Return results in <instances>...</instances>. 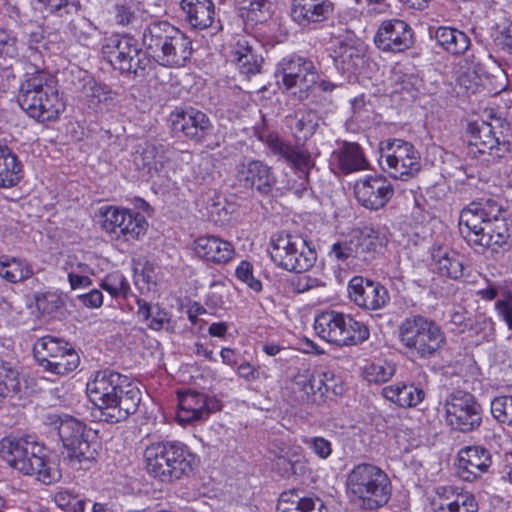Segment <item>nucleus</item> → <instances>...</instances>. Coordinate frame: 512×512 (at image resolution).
I'll return each instance as SVG.
<instances>
[{"label":"nucleus","instance_id":"f257e3e1","mask_svg":"<svg viewBox=\"0 0 512 512\" xmlns=\"http://www.w3.org/2000/svg\"><path fill=\"white\" fill-rule=\"evenodd\" d=\"M91 403L99 418L108 423L126 420L137 412L141 403V390L128 376L111 369L94 372L86 384Z\"/></svg>","mask_w":512,"mask_h":512},{"label":"nucleus","instance_id":"f03ea898","mask_svg":"<svg viewBox=\"0 0 512 512\" xmlns=\"http://www.w3.org/2000/svg\"><path fill=\"white\" fill-rule=\"evenodd\" d=\"M502 213V206L492 198L474 201L461 211L459 231L469 244L508 251L512 230Z\"/></svg>","mask_w":512,"mask_h":512},{"label":"nucleus","instance_id":"7ed1b4c3","mask_svg":"<svg viewBox=\"0 0 512 512\" xmlns=\"http://www.w3.org/2000/svg\"><path fill=\"white\" fill-rule=\"evenodd\" d=\"M17 101L25 113L40 123L55 121L65 110L59 96L55 77L36 69L26 72L19 86Z\"/></svg>","mask_w":512,"mask_h":512},{"label":"nucleus","instance_id":"20e7f679","mask_svg":"<svg viewBox=\"0 0 512 512\" xmlns=\"http://www.w3.org/2000/svg\"><path fill=\"white\" fill-rule=\"evenodd\" d=\"M147 472L164 483L189 477L199 464V458L180 441H159L144 451Z\"/></svg>","mask_w":512,"mask_h":512},{"label":"nucleus","instance_id":"39448f33","mask_svg":"<svg viewBox=\"0 0 512 512\" xmlns=\"http://www.w3.org/2000/svg\"><path fill=\"white\" fill-rule=\"evenodd\" d=\"M346 492L351 501L365 510L386 505L391 497L392 484L384 470L372 463L355 465L346 477Z\"/></svg>","mask_w":512,"mask_h":512},{"label":"nucleus","instance_id":"423d86ee","mask_svg":"<svg viewBox=\"0 0 512 512\" xmlns=\"http://www.w3.org/2000/svg\"><path fill=\"white\" fill-rule=\"evenodd\" d=\"M0 456L14 469L24 475L36 476L44 484L61 478L57 465L46 458L45 449L26 439L3 438L0 441Z\"/></svg>","mask_w":512,"mask_h":512},{"label":"nucleus","instance_id":"0eeeda50","mask_svg":"<svg viewBox=\"0 0 512 512\" xmlns=\"http://www.w3.org/2000/svg\"><path fill=\"white\" fill-rule=\"evenodd\" d=\"M45 423L52 426L67 451V459L72 468L87 470L97 457L95 433L79 420L56 414H47Z\"/></svg>","mask_w":512,"mask_h":512},{"label":"nucleus","instance_id":"6e6552de","mask_svg":"<svg viewBox=\"0 0 512 512\" xmlns=\"http://www.w3.org/2000/svg\"><path fill=\"white\" fill-rule=\"evenodd\" d=\"M397 332L400 344L412 356L421 360L436 358L447 343L441 326L420 314L405 317L398 325Z\"/></svg>","mask_w":512,"mask_h":512},{"label":"nucleus","instance_id":"1a4fd4ad","mask_svg":"<svg viewBox=\"0 0 512 512\" xmlns=\"http://www.w3.org/2000/svg\"><path fill=\"white\" fill-rule=\"evenodd\" d=\"M489 120L477 119L467 125L466 136L470 152L494 159L503 157L510 150L512 129L501 117L489 115Z\"/></svg>","mask_w":512,"mask_h":512},{"label":"nucleus","instance_id":"9d476101","mask_svg":"<svg viewBox=\"0 0 512 512\" xmlns=\"http://www.w3.org/2000/svg\"><path fill=\"white\" fill-rule=\"evenodd\" d=\"M314 329L321 339L339 347L357 346L370 337V330L365 323L354 319L350 314L334 310L318 314Z\"/></svg>","mask_w":512,"mask_h":512},{"label":"nucleus","instance_id":"9b49d317","mask_svg":"<svg viewBox=\"0 0 512 512\" xmlns=\"http://www.w3.org/2000/svg\"><path fill=\"white\" fill-rule=\"evenodd\" d=\"M102 53L122 73L145 76L152 61L136 38L129 34H112L104 39Z\"/></svg>","mask_w":512,"mask_h":512},{"label":"nucleus","instance_id":"f8f14e48","mask_svg":"<svg viewBox=\"0 0 512 512\" xmlns=\"http://www.w3.org/2000/svg\"><path fill=\"white\" fill-rule=\"evenodd\" d=\"M270 244L271 260L286 271L300 274L316 262V251L301 235L278 232L272 235Z\"/></svg>","mask_w":512,"mask_h":512},{"label":"nucleus","instance_id":"ddd939ff","mask_svg":"<svg viewBox=\"0 0 512 512\" xmlns=\"http://www.w3.org/2000/svg\"><path fill=\"white\" fill-rule=\"evenodd\" d=\"M380 165L396 180L407 181L421 170V155L417 148L403 139L392 138L380 142Z\"/></svg>","mask_w":512,"mask_h":512},{"label":"nucleus","instance_id":"4468645a","mask_svg":"<svg viewBox=\"0 0 512 512\" xmlns=\"http://www.w3.org/2000/svg\"><path fill=\"white\" fill-rule=\"evenodd\" d=\"M447 425L460 433H471L482 425L483 409L476 397L467 391L454 389L441 402Z\"/></svg>","mask_w":512,"mask_h":512},{"label":"nucleus","instance_id":"2eb2a0df","mask_svg":"<svg viewBox=\"0 0 512 512\" xmlns=\"http://www.w3.org/2000/svg\"><path fill=\"white\" fill-rule=\"evenodd\" d=\"M33 353L41 367L58 376L75 371L80 364V356L71 344L50 335L36 341Z\"/></svg>","mask_w":512,"mask_h":512},{"label":"nucleus","instance_id":"dca6fc26","mask_svg":"<svg viewBox=\"0 0 512 512\" xmlns=\"http://www.w3.org/2000/svg\"><path fill=\"white\" fill-rule=\"evenodd\" d=\"M99 212L103 218L102 228L115 239L137 241L148 230V222L140 212L115 206L101 207Z\"/></svg>","mask_w":512,"mask_h":512},{"label":"nucleus","instance_id":"f3484780","mask_svg":"<svg viewBox=\"0 0 512 512\" xmlns=\"http://www.w3.org/2000/svg\"><path fill=\"white\" fill-rule=\"evenodd\" d=\"M276 76L281 78V83L286 90L299 87V99L303 100L308 97L310 88L316 85L318 72L311 59L290 54L277 64Z\"/></svg>","mask_w":512,"mask_h":512},{"label":"nucleus","instance_id":"a211bd4d","mask_svg":"<svg viewBox=\"0 0 512 512\" xmlns=\"http://www.w3.org/2000/svg\"><path fill=\"white\" fill-rule=\"evenodd\" d=\"M258 138L278 160H283L289 166L307 177L310 169L314 166V162L310 152L303 144L297 142L296 145H292L287 140L281 138L277 133L270 131L259 132Z\"/></svg>","mask_w":512,"mask_h":512},{"label":"nucleus","instance_id":"6ab92c4d","mask_svg":"<svg viewBox=\"0 0 512 512\" xmlns=\"http://www.w3.org/2000/svg\"><path fill=\"white\" fill-rule=\"evenodd\" d=\"M328 373H314L309 369L299 370L286 387L293 404L318 403L323 401L330 389Z\"/></svg>","mask_w":512,"mask_h":512},{"label":"nucleus","instance_id":"aec40b11","mask_svg":"<svg viewBox=\"0 0 512 512\" xmlns=\"http://www.w3.org/2000/svg\"><path fill=\"white\" fill-rule=\"evenodd\" d=\"M375 46L383 52L401 53L414 45V32L411 26L400 19L381 22L374 38Z\"/></svg>","mask_w":512,"mask_h":512},{"label":"nucleus","instance_id":"412c9836","mask_svg":"<svg viewBox=\"0 0 512 512\" xmlns=\"http://www.w3.org/2000/svg\"><path fill=\"white\" fill-rule=\"evenodd\" d=\"M354 195L363 207L378 210L393 197L394 187L383 175H367L355 183Z\"/></svg>","mask_w":512,"mask_h":512},{"label":"nucleus","instance_id":"4be33fe9","mask_svg":"<svg viewBox=\"0 0 512 512\" xmlns=\"http://www.w3.org/2000/svg\"><path fill=\"white\" fill-rule=\"evenodd\" d=\"M348 294L351 301L366 310H380L390 302V294L384 285L362 276H354L349 281Z\"/></svg>","mask_w":512,"mask_h":512},{"label":"nucleus","instance_id":"5701e85b","mask_svg":"<svg viewBox=\"0 0 512 512\" xmlns=\"http://www.w3.org/2000/svg\"><path fill=\"white\" fill-rule=\"evenodd\" d=\"M221 409L215 397L190 391L179 397L177 420L180 424L191 425L206 420L211 413Z\"/></svg>","mask_w":512,"mask_h":512},{"label":"nucleus","instance_id":"b1692460","mask_svg":"<svg viewBox=\"0 0 512 512\" xmlns=\"http://www.w3.org/2000/svg\"><path fill=\"white\" fill-rule=\"evenodd\" d=\"M237 177L243 187L265 196L272 193L277 183V177L272 168L260 160L239 164Z\"/></svg>","mask_w":512,"mask_h":512},{"label":"nucleus","instance_id":"393cba45","mask_svg":"<svg viewBox=\"0 0 512 512\" xmlns=\"http://www.w3.org/2000/svg\"><path fill=\"white\" fill-rule=\"evenodd\" d=\"M492 454L483 446L474 445L461 448L457 457V474L467 482H473L489 471Z\"/></svg>","mask_w":512,"mask_h":512},{"label":"nucleus","instance_id":"a878e982","mask_svg":"<svg viewBox=\"0 0 512 512\" xmlns=\"http://www.w3.org/2000/svg\"><path fill=\"white\" fill-rule=\"evenodd\" d=\"M329 55L341 74H354L365 62L363 46L351 36L336 38L329 48Z\"/></svg>","mask_w":512,"mask_h":512},{"label":"nucleus","instance_id":"bb28decb","mask_svg":"<svg viewBox=\"0 0 512 512\" xmlns=\"http://www.w3.org/2000/svg\"><path fill=\"white\" fill-rule=\"evenodd\" d=\"M171 126L175 133L181 132L197 143L202 142L213 129L209 117L192 107L172 114Z\"/></svg>","mask_w":512,"mask_h":512},{"label":"nucleus","instance_id":"cd10ccee","mask_svg":"<svg viewBox=\"0 0 512 512\" xmlns=\"http://www.w3.org/2000/svg\"><path fill=\"white\" fill-rule=\"evenodd\" d=\"M175 31L176 27L167 21H154L144 29L142 44L150 59L153 58L158 64L161 63Z\"/></svg>","mask_w":512,"mask_h":512},{"label":"nucleus","instance_id":"c85d7f7f","mask_svg":"<svg viewBox=\"0 0 512 512\" xmlns=\"http://www.w3.org/2000/svg\"><path fill=\"white\" fill-rule=\"evenodd\" d=\"M334 12L331 0H293L292 19L302 27H309L328 20Z\"/></svg>","mask_w":512,"mask_h":512},{"label":"nucleus","instance_id":"c756f323","mask_svg":"<svg viewBox=\"0 0 512 512\" xmlns=\"http://www.w3.org/2000/svg\"><path fill=\"white\" fill-rule=\"evenodd\" d=\"M193 250L200 259L217 265L226 264L235 257L233 244L214 235L196 238Z\"/></svg>","mask_w":512,"mask_h":512},{"label":"nucleus","instance_id":"7c9ffc66","mask_svg":"<svg viewBox=\"0 0 512 512\" xmlns=\"http://www.w3.org/2000/svg\"><path fill=\"white\" fill-rule=\"evenodd\" d=\"M431 39L445 53L453 57L465 55L471 50V39L467 33L450 26H440L437 28H429Z\"/></svg>","mask_w":512,"mask_h":512},{"label":"nucleus","instance_id":"2f4dec72","mask_svg":"<svg viewBox=\"0 0 512 512\" xmlns=\"http://www.w3.org/2000/svg\"><path fill=\"white\" fill-rule=\"evenodd\" d=\"M133 164L136 170L142 173V176L152 177L163 167V151L154 143L138 144L133 153Z\"/></svg>","mask_w":512,"mask_h":512},{"label":"nucleus","instance_id":"473e14b6","mask_svg":"<svg viewBox=\"0 0 512 512\" xmlns=\"http://www.w3.org/2000/svg\"><path fill=\"white\" fill-rule=\"evenodd\" d=\"M319 116L314 110H298L285 117V124L295 140L305 142L311 138L319 126Z\"/></svg>","mask_w":512,"mask_h":512},{"label":"nucleus","instance_id":"72a5a7b5","mask_svg":"<svg viewBox=\"0 0 512 512\" xmlns=\"http://www.w3.org/2000/svg\"><path fill=\"white\" fill-rule=\"evenodd\" d=\"M78 73L79 90L88 99L90 107L102 103L109 105L117 97V92L113 91L110 86L98 82L86 71H79Z\"/></svg>","mask_w":512,"mask_h":512},{"label":"nucleus","instance_id":"f704fd0d","mask_svg":"<svg viewBox=\"0 0 512 512\" xmlns=\"http://www.w3.org/2000/svg\"><path fill=\"white\" fill-rule=\"evenodd\" d=\"M180 6L193 28L202 30L212 25L215 6L211 0H182Z\"/></svg>","mask_w":512,"mask_h":512},{"label":"nucleus","instance_id":"c9c22d12","mask_svg":"<svg viewBox=\"0 0 512 512\" xmlns=\"http://www.w3.org/2000/svg\"><path fill=\"white\" fill-rule=\"evenodd\" d=\"M434 271L440 276L458 280L464 275V264L460 256L453 250L444 248L432 252Z\"/></svg>","mask_w":512,"mask_h":512},{"label":"nucleus","instance_id":"e433bc0d","mask_svg":"<svg viewBox=\"0 0 512 512\" xmlns=\"http://www.w3.org/2000/svg\"><path fill=\"white\" fill-rule=\"evenodd\" d=\"M382 395L387 400L403 408L415 407L425 398L424 390L412 383H398L385 386L382 389Z\"/></svg>","mask_w":512,"mask_h":512},{"label":"nucleus","instance_id":"4c0bfd02","mask_svg":"<svg viewBox=\"0 0 512 512\" xmlns=\"http://www.w3.org/2000/svg\"><path fill=\"white\" fill-rule=\"evenodd\" d=\"M23 166L13 151L0 144V188H11L22 180Z\"/></svg>","mask_w":512,"mask_h":512},{"label":"nucleus","instance_id":"58836bf2","mask_svg":"<svg viewBox=\"0 0 512 512\" xmlns=\"http://www.w3.org/2000/svg\"><path fill=\"white\" fill-rule=\"evenodd\" d=\"M336 165L343 174H350L367 168L368 162L357 143H344L333 153Z\"/></svg>","mask_w":512,"mask_h":512},{"label":"nucleus","instance_id":"ea45409f","mask_svg":"<svg viewBox=\"0 0 512 512\" xmlns=\"http://www.w3.org/2000/svg\"><path fill=\"white\" fill-rule=\"evenodd\" d=\"M317 501L319 507L316 509L315 500L301 496V491H285L279 497L276 510L277 512H328V508L319 499Z\"/></svg>","mask_w":512,"mask_h":512},{"label":"nucleus","instance_id":"a19ab883","mask_svg":"<svg viewBox=\"0 0 512 512\" xmlns=\"http://www.w3.org/2000/svg\"><path fill=\"white\" fill-rule=\"evenodd\" d=\"M192 42L188 36L176 28L174 36L169 43L167 53L160 65L166 67H182L191 58Z\"/></svg>","mask_w":512,"mask_h":512},{"label":"nucleus","instance_id":"79ce46f5","mask_svg":"<svg viewBox=\"0 0 512 512\" xmlns=\"http://www.w3.org/2000/svg\"><path fill=\"white\" fill-rule=\"evenodd\" d=\"M32 275L33 268L28 260L10 255L0 256V277L5 281L12 284L20 283Z\"/></svg>","mask_w":512,"mask_h":512},{"label":"nucleus","instance_id":"37998d69","mask_svg":"<svg viewBox=\"0 0 512 512\" xmlns=\"http://www.w3.org/2000/svg\"><path fill=\"white\" fill-rule=\"evenodd\" d=\"M232 62L241 74L250 76L260 71L262 59L253 51L248 40L240 39L232 51Z\"/></svg>","mask_w":512,"mask_h":512},{"label":"nucleus","instance_id":"c03bdc74","mask_svg":"<svg viewBox=\"0 0 512 512\" xmlns=\"http://www.w3.org/2000/svg\"><path fill=\"white\" fill-rule=\"evenodd\" d=\"M137 316L149 329L159 331L170 322L169 313L159 304H153L143 298H137Z\"/></svg>","mask_w":512,"mask_h":512},{"label":"nucleus","instance_id":"a18cd8bd","mask_svg":"<svg viewBox=\"0 0 512 512\" xmlns=\"http://www.w3.org/2000/svg\"><path fill=\"white\" fill-rule=\"evenodd\" d=\"M357 250V259L369 261L374 257L378 246L382 245L379 232L372 227L363 228L358 234L352 236Z\"/></svg>","mask_w":512,"mask_h":512},{"label":"nucleus","instance_id":"49530a36","mask_svg":"<svg viewBox=\"0 0 512 512\" xmlns=\"http://www.w3.org/2000/svg\"><path fill=\"white\" fill-rule=\"evenodd\" d=\"M239 12L242 18L253 23H262L269 18L268 0H241Z\"/></svg>","mask_w":512,"mask_h":512},{"label":"nucleus","instance_id":"de8ad7c7","mask_svg":"<svg viewBox=\"0 0 512 512\" xmlns=\"http://www.w3.org/2000/svg\"><path fill=\"white\" fill-rule=\"evenodd\" d=\"M459 493L452 486H439L430 501L432 512H455L456 496Z\"/></svg>","mask_w":512,"mask_h":512},{"label":"nucleus","instance_id":"09e8293b","mask_svg":"<svg viewBox=\"0 0 512 512\" xmlns=\"http://www.w3.org/2000/svg\"><path fill=\"white\" fill-rule=\"evenodd\" d=\"M114 20L117 25L136 28L141 23V11L134 3H116Z\"/></svg>","mask_w":512,"mask_h":512},{"label":"nucleus","instance_id":"8fccbe9b","mask_svg":"<svg viewBox=\"0 0 512 512\" xmlns=\"http://www.w3.org/2000/svg\"><path fill=\"white\" fill-rule=\"evenodd\" d=\"M100 287L107 291L114 298H126L130 292V284L128 280L119 271H114L107 274L101 281Z\"/></svg>","mask_w":512,"mask_h":512},{"label":"nucleus","instance_id":"3c124183","mask_svg":"<svg viewBox=\"0 0 512 512\" xmlns=\"http://www.w3.org/2000/svg\"><path fill=\"white\" fill-rule=\"evenodd\" d=\"M493 418L502 425L512 427V395H499L490 403Z\"/></svg>","mask_w":512,"mask_h":512},{"label":"nucleus","instance_id":"603ef678","mask_svg":"<svg viewBox=\"0 0 512 512\" xmlns=\"http://www.w3.org/2000/svg\"><path fill=\"white\" fill-rule=\"evenodd\" d=\"M301 458L302 456L297 450L284 451V453L277 454L276 466L283 477H290L302 471L304 466Z\"/></svg>","mask_w":512,"mask_h":512},{"label":"nucleus","instance_id":"864d4df0","mask_svg":"<svg viewBox=\"0 0 512 512\" xmlns=\"http://www.w3.org/2000/svg\"><path fill=\"white\" fill-rule=\"evenodd\" d=\"M397 91L407 93L411 98H415L422 87V79L416 73L397 72L396 73Z\"/></svg>","mask_w":512,"mask_h":512},{"label":"nucleus","instance_id":"5fc2aeb1","mask_svg":"<svg viewBox=\"0 0 512 512\" xmlns=\"http://www.w3.org/2000/svg\"><path fill=\"white\" fill-rule=\"evenodd\" d=\"M493 40L500 50L512 55V17L496 26Z\"/></svg>","mask_w":512,"mask_h":512},{"label":"nucleus","instance_id":"6e6d98bb","mask_svg":"<svg viewBox=\"0 0 512 512\" xmlns=\"http://www.w3.org/2000/svg\"><path fill=\"white\" fill-rule=\"evenodd\" d=\"M96 29V26L85 17L73 19L68 24L69 32L80 43L90 40Z\"/></svg>","mask_w":512,"mask_h":512},{"label":"nucleus","instance_id":"4d7b16f0","mask_svg":"<svg viewBox=\"0 0 512 512\" xmlns=\"http://www.w3.org/2000/svg\"><path fill=\"white\" fill-rule=\"evenodd\" d=\"M328 256L342 263H348L351 259H357V250L352 237L349 240L338 241L332 244Z\"/></svg>","mask_w":512,"mask_h":512},{"label":"nucleus","instance_id":"13d9d810","mask_svg":"<svg viewBox=\"0 0 512 512\" xmlns=\"http://www.w3.org/2000/svg\"><path fill=\"white\" fill-rule=\"evenodd\" d=\"M395 373L393 365L388 363H371L365 369L368 382L384 383L392 378Z\"/></svg>","mask_w":512,"mask_h":512},{"label":"nucleus","instance_id":"bf43d9fd","mask_svg":"<svg viewBox=\"0 0 512 512\" xmlns=\"http://www.w3.org/2000/svg\"><path fill=\"white\" fill-rule=\"evenodd\" d=\"M253 271V265L249 261L243 260L237 266L235 275L239 281L245 283L254 292L259 293L263 288L262 283L254 276Z\"/></svg>","mask_w":512,"mask_h":512},{"label":"nucleus","instance_id":"052dcab7","mask_svg":"<svg viewBox=\"0 0 512 512\" xmlns=\"http://www.w3.org/2000/svg\"><path fill=\"white\" fill-rule=\"evenodd\" d=\"M18 372L6 365L0 366V392L1 397L4 398L7 392H16L20 389V383L18 380Z\"/></svg>","mask_w":512,"mask_h":512},{"label":"nucleus","instance_id":"680f3d73","mask_svg":"<svg viewBox=\"0 0 512 512\" xmlns=\"http://www.w3.org/2000/svg\"><path fill=\"white\" fill-rule=\"evenodd\" d=\"M303 443L320 459H327L332 454V444L321 436L305 437Z\"/></svg>","mask_w":512,"mask_h":512},{"label":"nucleus","instance_id":"e2e57ef3","mask_svg":"<svg viewBox=\"0 0 512 512\" xmlns=\"http://www.w3.org/2000/svg\"><path fill=\"white\" fill-rule=\"evenodd\" d=\"M37 2L41 4L44 12L58 17L69 14L73 6L70 0H37Z\"/></svg>","mask_w":512,"mask_h":512},{"label":"nucleus","instance_id":"0e129e2a","mask_svg":"<svg viewBox=\"0 0 512 512\" xmlns=\"http://www.w3.org/2000/svg\"><path fill=\"white\" fill-rule=\"evenodd\" d=\"M292 285L296 292L304 293L311 289L324 286V283L310 275H300L292 280Z\"/></svg>","mask_w":512,"mask_h":512},{"label":"nucleus","instance_id":"69168bd1","mask_svg":"<svg viewBox=\"0 0 512 512\" xmlns=\"http://www.w3.org/2000/svg\"><path fill=\"white\" fill-rule=\"evenodd\" d=\"M455 512H478V503L470 493H459L456 496Z\"/></svg>","mask_w":512,"mask_h":512},{"label":"nucleus","instance_id":"338daca9","mask_svg":"<svg viewBox=\"0 0 512 512\" xmlns=\"http://www.w3.org/2000/svg\"><path fill=\"white\" fill-rule=\"evenodd\" d=\"M351 111H352V120L355 122H365L368 118L369 109L365 102L364 96L355 97L351 100Z\"/></svg>","mask_w":512,"mask_h":512},{"label":"nucleus","instance_id":"774afa93","mask_svg":"<svg viewBox=\"0 0 512 512\" xmlns=\"http://www.w3.org/2000/svg\"><path fill=\"white\" fill-rule=\"evenodd\" d=\"M495 310L499 318L505 322L508 329L512 331V303L510 300L501 299L495 302Z\"/></svg>","mask_w":512,"mask_h":512}]
</instances>
